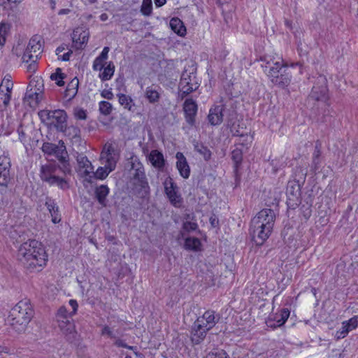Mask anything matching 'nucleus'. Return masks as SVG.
<instances>
[{
  "mask_svg": "<svg viewBox=\"0 0 358 358\" xmlns=\"http://www.w3.org/2000/svg\"><path fill=\"white\" fill-rule=\"evenodd\" d=\"M153 85L148 87L145 90V97L151 103L158 102L160 98L159 93Z\"/></svg>",
  "mask_w": 358,
  "mask_h": 358,
  "instance_id": "39",
  "label": "nucleus"
},
{
  "mask_svg": "<svg viewBox=\"0 0 358 358\" xmlns=\"http://www.w3.org/2000/svg\"><path fill=\"white\" fill-rule=\"evenodd\" d=\"M23 0H3L1 6L3 9L8 12V15L14 13L17 10V7Z\"/></svg>",
  "mask_w": 358,
  "mask_h": 358,
  "instance_id": "36",
  "label": "nucleus"
},
{
  "mask_svg": "<svg viewBox=\"0 0 358 358\" xmlns=\"http://www.w3.org/2000/svg\"><path fill=\"white\" fill-rule=\"evenodd\" d=\"M118 101L120 104L125 109L134 112L135 110V103L130 96L124 94H118Z\"/></svg>",
  "mask_w": 358,
  "mask_h": 358,
  "instance_id": "33",
  "label": "nucleus"
},
{
  "mask_svg": "<svg viewBox=\"0 0 358 358\" xmlns=\"http://www.w3.org/2000/svg\"><path fill=\"white\" fill-rule=\"evenodd\" d=\"M71 38L76 48L83 49V45L88 41L89 36L87 31L76 29L73 31Z\"/></svg>",
  "mask_w": 358,
  "mask_h": 358,
  "instance_id": "25",
  "label": "nucleus"
},
{
  "mask_svg": "<svg viewBox=\"0 0 358 358\" xmlns=\"http://www.w3.org/2000/svg\"><path fill=\"white\" fill-rule=\"evenodd\" d=\"M115 345L117 347H122V348H127V349H129V350H136V347H134V346H129L126 343H124V341L121 340V339H117L115 342Z\"/></svg>",
  "mask_w": 358,
  "mask_h": 358,
  "instance_id": "54",
  "label": "nucleus"
},
{
  "mask_svg": "<svg viewBox=\"0 0 358 358\" xmlns=\"http://www.w3.org/2000/svg\"><path fill=\"white\" fill-rule=\"evenodd\" d=\"M210 225L213 227H219V219L215 215H213L210 216L209 219Z\"/></svg>",
  "mask_w": 358,
  "mask_h": 358,
  "instance_id": "59",
  "label": "nucleus"
},
{
  "mask_svg": "<svg viewBox=\"0 0 358 358\" xmlns=\"http://www.w3.org/2000/svg\"><path fill=\"white\" fill-rule=\"evenodd\" d=\"M201 246V243L198 238L188 237L185 240L184 248L187 250L199 251Z\"/></svg>",
  "mask_w": 358,
  "mask_h": 358,
  "instance_id": "35",
  "label": "nucleus"
},
{
  "mask_svg": "<svg viewBox=\"0 0 358 358\" xmlns=\"http://www.w3.org/2000/svg\"><path fill=\"white\" fill-rule=\"evenodd\" d=\"M57 158L58 159L61 166H63L66 164H69L68 161V153L66 150V146L62 141H59V145H57V148L55 149V152L54 154Z\"/></svg>",
  "mask_w": 358,
  "mask_h": 358,
  "instance_id": "31",
  "label": "nucleus"
},
{
  "mask_svg": "<svg viewBox=\"0 0 358 358\" xmlns=\"http://www.w3.org/2000/svg\"><path fill=\"white\" fill-rule=\"evenodd\" d=\"M10 159L4 155L0 156V186H7L10 180Z\"/></svg>",
  "mask_w": 358,
  "mask_h": 358,
  "instance_id": "17",
  "label": "nucleus"
},
{
  "mask_svg": "<svg viewBox=\"0 0 358 358\" xmlns=\"http://www.w3.org/2000/svg\"><path fill=\"white\" fill-rule=\"evenodd\" d=\"M57 145L51 143H44L42 145V150L44 153L48 155H53Z\"/></svg>",
  "mask_w": 358,
  "mask_h": 358,
  "instance_id": "47",
  "label": "nucleus"
},
{
  "mask_svg": "<svg viewBox=\"0 0 358 358\" xmlns=\"http://www.w3.org/2000/svg\"><path fill=\"white\" fill-rule=\"evenodd\" d=\"M17 259L29 272L41 271L47 264L48 256L43 244L35 240H28L18 248Z\"/></svg>",
  "mask_w": 358,
  "mask_h": 358,
  "instance_id": "1",
  "label": "nucleus"
},
{
  "mask_svg": "<svg viewBox=\"0 0 358 358\" xmlns=\"http://www.w3.org/2000/svg\"><path fill=\"white\" fill-rule=\"evenodd\" d=\"M77 162L80 169L83 170V176L92 178L91 173H93L94 166L88 158L83 155H79L77 157Z\"/></svg>",
  "mask_w": 358,
  "mask_h": 358,
  "instance_id": "26",
  "label": "nucleus"
},
{
  "mask_svg": "<svg viewBox=\"0 0 358 358\" xmlns=\"http://www.w3.org/2000/svg\"><path fill=\"white\" fill-rule=\"evenodd\" d=\"M308 99L321 103L324 106H329V103H327L329 100L327 80L324 75L320 74L316 78Z\"/></svg>",
  "mask_w": 358,
  "mask_h": 358,
  "instance_id": "10",
  "label": "nucleus"
},
{
  "mask_svg": "<svg viewBox=\"0 0 358 358\" xmlns=\"http://www.w3.org/2000/svg\"><path fill=\"white\" fill-rule=\"evenodd\" d=\"M107 64L106 61L101 59L97 57L93 62L92 68L94 71H102L104 67V64Z\"/></svg>",
  "mask_w": 358,
  "mask_h": 358,
  "instance_id": "50",
  "label": "nucleus"
},
{
  "mask_svg": "<svg viewBox=\"0 0 358 358\" xmlns=\"http://www.w3.org/2000/svg\"><path fill=\"white\" fill-rule=\"evenodd\" d=\"M113 109L112 104L106 101H101L99 103V110L104 115H108L111 113Z\"/></svg>",
  "mask_w": 358,
  "mask_h": 358,
  "instance_id": "44",
  "label": "nucleus"
},
{
  "mask_svg": "<svg viewBox=\"0 0 358 358\" xmlns=\"http://www.w3.org/2000/svg\"><path fill=\"white\" fill-rule=\"evenodd\" d=\"M209 330H206L203 325L196 320L192 327L191 340L195 345L201 343L206 338V334Z\"/></svg>",
  "mask_w": 358,
  "mask_h": 358,
  "instance_id": "19",
  "label": "nucleus"
},
{
  "mask_svg": "<svg viewBox=\"0 0 358 358\" xmlns=\"http://www.w3.org/2000/svg\"><path fill=\"white\" fill-rule=\"evenodd\" d=\"M205 358H230L227 353L223 350H218L208 353Z\"/></svg>",
  "mask_w": 358,
  "mask_h": 358,
  "instance_id": "49",
  "label": "nucleus"
},
{
  "mask_svg": "<svg viewBox=\"0 0 358 358\" xmlns=\"http://www.w3.org/2000/svg\"><path fill=\"white\" fill-rule=\"evenodd\" d=\"M34 314L30 301L27 299L22 300L10 310L7 322L16 332L21 334L25 331Z\"/></svg>",
  "mask_w": 358,
  "mask_h": 358,
  "instance_id": "4",
  "label": "nucleus"
},
{
  "mask_svg": "<svg viewBox=\"0 0 358 358\" xmlns=\"http://www.w3.org/2000/svg\"><path fill=\"white\" fill-rule=\"evenodd\" d=\"M17 132H18V134H19V138L20 141H22L25 136V134L24 132L23 131L21 127H20L18 129H17Z\"/></svg>",
  "mask_w": 358,
  "mask_h": 358,
  "instance_id": "61",
  "label": "nucleus"
},
{
  "mask_svg": "<svg viewBox=\"0 0 358 358\" xmlns=\"http://www.w3.org/2000/svg\"><path fill=\"white\" fill-rule=\"evenodd\" d=\"M102 70L103 71L99 74L100 79L102 81L109 80L114 74L115 65L113 62H109Z\"/></svg>",
  "mask_w": 358,
  "mask_h": 358,
  "instance_id": "37",
  "label": "nucleus"
},
{
  "mask_svg": "<svg viewBox=\"0 0 358 358\" xmlns=\"http://www.w3.org/2000/svg\"><path fill=\"white\" fill-rule=\"evenodd\" d=\"M71 12V10L69 8H63L59 10L58 15H67Z\"/></svg>",
  "mask_w": 358,
  "mask_h": 358,
  "instance_id": "63",
  "label": "nucleus"
},
{
  "mask_svg": "<svg viewBox=\"0 0 358 358\" xmlns=\"http://www.w3.org/2000/svg\"><path fill=\"white\" fill-rule=\"evenodd\" d=\"M265 71L271 81L275 85L284 88L291 82L292 75L288 71L287 64L282 62H275L272 66H266Z\"/></svg>",
  "mask_w": 358,
  "mask_h": 358,
  "instance_id": "7",
  "label": "nucleus"
},
{
  "mask_svg": "<svg viewBox=\"0 0 358 358\" xmlns=\"http://www.w3.org/2000/svg\"><path fill=\"white\" fill-rule=\"evenodd\" d=\"M69 303L73 310L70 314H71V315H73L76 313L78 308V302L75 299H71Z\"/></svg>",
  "mask_w": 358,
  "mask_h": 358,
  "instance_id": "58",
  "label": "nucleus"
},
{
  "mask_svg": "<svg viewBox=\"0 0 358 358\" xmlns=\"http://www.w3.org/2000/svg\"><path fill=\"white\" fill-rule=\"evenodd\" d=\"M11 24L7 22H0V46H4L6 41V36L10 30Z\"/></svg>",
  "mask_w": 358,
  "mask_h": 358,
  "instance_id": "38",
  "label": "nucleus"
},
{
  "mask_svg": "<svg viewBox=\"0 0 358 358\" xmlns=\"http://www.w3.org/2000/svg\"><path fill=\"white\" fill-rule=\"evenodd\" d=\"M290 315V310L288 308H282L279 313L271 315L268 321V326L271 328H277L282 326Z\"/></svg>",
  "mask_w": 358,
  "mask_h": 358,
  "instance_id": "18",
  "label": "nucleus"
},
{
  "mask_svg": "<svg viewBox=\"0 0 358 358\" xmlns=\"http://www.w3.org/2000/svg\"><path fill=\"white\" fill-rule=\"evenodd\" d=\"M342 325L348 329L349 332L356 329L358 327V316L355 315L348 320L343 321Z\"/></svg>",
  "mask_w": 358,
  "mask_h": 358,
  "instance_id": "43",
  "label": "nucleus"
},
{
  "mask_svg": "<svg viewBox=\"0 0 358 358\" xmlns=\"http://www.w3.org/2000/svg\"><path fill=\"white\" fill-rule=\"evenodd\" d=\"M43 81H31L27 87L26 93L23 99L24 103L31 108H36L43 99Z\"/></svg>",
  "mask_w": 358,
  "mask_h": 358,
  "instance_id": "11",
  "label": "nucleus"
},
{
  "mask_svg": "<svg viewBox=\"0 0 358 358\" xmlns=\"http://www.w3.org/2000/svg\"><path fill=\"white\" fill-rule=\"evenodd\" d=\"M286 194L289 201V205H297L300 201L301 187L298 181H289L287 187Z\"/></svg>",
  "mask_w": 358,
  "mask_h": 358,
  "instance_id": "15",
  "label": "nucleus"
},
{
  "mask_svg": "<svg viewBox=\"0 0 358 358\" xmlns=\"http://www.w3.org/2000/svg\"><path fill=\"white\" fill-rule=\"evenodd\" d=\"M10 101V94L5 93V91L0 86V107H6Z\"/></svg>",
  "mask_w": 358,
  "mask_h": 358,
  "instance_id": "46",
  "label": "nucleus"
},
{
  "mask_svg": "<svg viewBox=\"0 0 358 358\" xmlns=\"http://www.w3.org/2000/svg\"><path fill=\"white\" fill-rule=\"evenodd\" d=\"M231 159L234 162L236 170L238 169L243 160V152L239 148H236L231 152Z\"/></svg>",
  "mask_w": 358,
  "mask_h": 358,
  "instance_id": "42",
  "label": "nucleus"
},
{
  "mask_svg": "<svg viewBox=\"0 0 358 358\" xmlns=\"http://www.w3.org/2000/svg\"><path fill=\"white\" fill-rule=\"evenodd\" d=\"M101 334L102 335H107L110 338H113L114 337V335L113 334V332H112L110 328L109 327H108V326H105L102 329Z\"/></svg>",
  "mask_w": 358,
  "mask_h": 358,
  "instance_id": "60",
  "label": "nucleus"
},
{
  "mask_svg": "<svg viewBox=\"0 0 358 358\" xmlns=\"http://www.w3.org/2000/svg\"><path fill=\"white\" fill-rule=\"evenodd\" d=\"M66 78V75L62 72V69L60 68L56 69V71L54 73H52L50 76V79L52 80H55L56 84L59 86L64 85V79Z\"/></svg>",
  "mask_w": 358,
  "mask_h": 358,
  "instance_id": "40",
  "label": "nucleus"
},
{
  "mask_svg": "<svg viewBox=\"0 0 358 358\" xmlns=\"http://www.w3.org/2000/svg\"><path fill=\"white\" fill-rule=\"evenodd\" d=\"M152 11V0H143L141 12L143 15L145 16H149L151 15Z\"/></svg>",
  "mask_w": 358,
  "mask_h": 358,
  "instance_id": "45",
  "label": "nucleus"
},
{
  "mask_svg": "<svg viewBox=\"0 0 358 358\" xmlns=\"http://www.w3.org/2000/svg\"><path fill=\"white\" fill-rule=\"evenodd\" d=\"M56 55L58 57V59L67 62L70 59L71 55L73 54V51L68 48V46L65 44H62L59 46L55 50Z\"/></svg>",
  "mask_w": 358,
  "mask_h": 358,
  "instance_id": "34",
  "label": "nucleus"
},
{
  "mask_svg": "<svg viewBox=\"0 0 358 358\" xmlns=\"http://www.w3.org/2000/svg\"><path fill=\"white\" fill-rule=\"evenodd\" d=\"M152 166L159 171H162L165 166V159L163 154L158 150H152L147 156Z\"/></svg>",
  "mask_w": 358,
  "mask_h": 358,
  "instance_id": "22",
  "label": "nucleus"
},
{
  "mask_svg": "<svg viewBox=\"0 0 358 358\" xmlns=\"http://www.w3.org/2000/svg\"><path fill=\"white\" fill-rule=\"evenodd\" d=\"M275 220V213L271 208L260 210L251 220L250 234L257 245H262L271 236Z\"/></svg>",
  "mask_w": 358,
  "mask_h": 358,
  "instance_id": "2",
  "label": "nucleus"
},
{
  "mask_svg": "<svg viewBox=\"0 0 358 358\" xmlns=\"http://www.w3.org/2000/svg\"><path fill=\"white\" fill-rule=\"evenodd\" d=\"M45 205L51 215L52 222L59 223L61 221V217L59 213V207L55 201L50 197H47Z\"/></svg>",
  "mask_w": 358,
  "mask_h": 358,
  "instance_id": "27",
  "label": "nucleus"
},
{
  "mask_svg": "<svg viewBox=\"0 0 358 358\" xmlns=\"http://www.w3.org/2000/svg\"><path fill=\"white\" fill-rule=\"evenodd\" d=\"M110 48L109 47H104L101 54L98 56L101 59L106 61L108 57Z\"/></svg>",
  "mask_w": 358,
  "mask_h": 358,
  "instance_id": "56",
  "label": "nucleus"
},
{
  "mask_svg": "<svg viewBox=\"0 0 358 358\" xmlns=\"http://www.w3.org/2000/svg\"><path fill=\"white\" fill-rule=\"evenodd\" d=\"M79 86V80L76 77L73 78L67 85L66 89L64 92V97L68 100L73 99L78 93Z\"/></svg>",
  "mask_w": 358,
  "mask_h": 358,
  "instance_id": "30",
  "label": "nucleus"
},
{
  "mask_svg": "<svg viewBox=\"0 0 358 358\" xmlns=\"http://www.w3.org/2000/svg\"><path fill=\"white\" fill-rule=\"evenodd\" d=\"M53 110H42L38 113V116L41 120L43 122H47V124H50L51 116Z\"/></svg>",
  "mask_w": 358,
  "mask_h": 358,
  "instance_id": "48",
  "label": "nucleus"
},
{
  "mask_svg": "<svg viewBox=\"0 0 358 358\" xmlns=\"http://www.w3.org/2000/svg\"><path fill=\"white\" fill-rule=\"evenodd\" d=\"M118 159L119 155L113 145L106 143L100 155V161L103 166H99L95 172L93 171L91 173L92 177L99 180L105 179L110 172L115 170Z\"/></svg>",
  "mask_w": 358,
  "mask_h": 358,
  "instance_id": "5",
  "label": "nucleus"
},
{
  "mask_svg": "<svg viewBox=\"0 0 358 358\" xmlns=\"http://www.w3.org/2000/svg\"><path fill=\"white\" fill-rule=\"evenodd\" d=\"M348 333L349 331H348V329L342 325L341 328L336 331V336L337 339H341L345 338L348 334Z\"/></svg>",
  "mask_w": 358,
  "mask_h": 358,
  "instance_id": "52",
  "label": "nucleus"
},
{
  "mask_svg": "<svg viewBox=\"0 0 358 358\" xmlns=\"http://www.w3.org/2000/svg\"><path fill=\"white\" fill-rule=\"evenodd\" d=\"M60 132H62L64 134V135L69 136V138H77L80 136V130L79 127L73 125H71L69 127H67V124L65 126V129H63V131H61Z\"/></svg>",
  "mask_w": 358,
  "mask_h": 358,
  "instance_id": "41",
  "label": "nucleus"
},
{
  "mask_svg": "<svg viewBox=\"0 0 358 358\" xmlns=\"http://www.w3.org/2000/svg\"><path fill=\"white\" fill-rule=\"evenodd\" d=\"M43 52L42 45L37 36H33L22 55V59L27 71L34 73L38 68L37 61Z\"/></svg>",
  "mask_w": 358,
  "mask_h": 358,
  "instance_id": "6",
  "label": "nucleus"
},
{
  "mask_svg": "<svg viewBox=\"0 0 358 358\" xmlns=\"http://www.w3.org/2000/svg\"><path fill=\"white\" fill-rule=\"evenodd\" d=\"M134 185L141 197H145L150 193V186L143 164L137 159L131 162Z\"/></svg>",
  "mask_w": 358,
  "mask_h": 358,
  "instance_id": "9",
  "label": "nucleus"
},
{
  "mask_svg": "<svg viewBox=\"0 0 358 358\" xmlns=\"http://www.w3.org/2000/svg\"><path fill=\"white\" fill-rule=\"evenodd\" d=\"M108 18V16L106 13H102L101 15H100V20L103 22L104 21H106Z\"/></svg>",
  "mask_w": 358,
  "mask_h": 358,
  "instance_id": "64",
  "label": "nucleus"
},
{
  "mask_svg": "<svg viewBox=\"0 0 358 358\" xmlns=\"http://www.w3.org/2000/svg\"><path fill=\"white\" fill-rule=\"evenodd\" d=\"M193 145L194 151L201 155L205 161L208 162L211 159L212 152L208 146L205 145L203 143L195 140L193 141Z\"/></svg>",
  "mask_w": 358,
  "mask_h": 358,
  "instance_id": "29",
  "label": "nucleus"
},
{
  "mask_svg": "<svg viewBox=\"0 0 358 358\" xmlns=\"http://www.w3.org/2000/svg\"><path fill=\"white\" fill-rule=\"evenodd\" d=\"M5 84L6 91L5 93H9L11 95V90L13 89V84L9 79L4 78L1 83V86Z\"/></svg>",
  "mask_w": 358,
  "mask_h": 358,
  "instance_id": "53",
  "label": "nucleus"
},
{
  "mask_svg": "<svg viewBox=\"0 0 358 358\" xmlns=\"http://www.w3.org/2000/svg\"><path fill=\"white\" fill-rule=\"evenodd\" d=\"M196 320L203 325L206 330H210L217 323L219 317H216L215 311L208 310L202 316L199 317Z\"/></svg>",
  "mask_w": 358,
  "mask_h": 358,
  "instance_id": "21",
  "label": "nucleus"
},
{
  "mask_svg": "<svg viewBox=\"0 0 358 358\" xmlns=\"http://www.w3.org/2000/svg\"><path fill=\"white\" fill-rule=\"evenodd\" d=\"M197 227H198V225L196 223L187 221L183 223L182 228L186 231H195L197 229Z\"/></svg>",
  "mask_w": 358,
  "mask_h": 358,
  "instance_id": "51",
  "label": "nucleus"
},
{
  "mask_svg": "<svg viewBox=\"0 0 358 358\" xmlns=\"http://www.w3.org/2000/svg\"><path fill=\"white\" fill-rule=\"evenodd\" d=\"M72 316L65 306H61L55 316L58 327L69 342H73L77 334Z\"/></svg>",
  "mask_w": 358,
  "mask_h": 358,
  "instance_id": "8",
  "label": "nucleus"
},
{
  "mask_svg": "<svg viewBox=\"0 0 358 358\" xmlns=\"http://www.w3.org/2000/svg\"><path fill=\"white\" fill-rule=\"evenodd\" d=\"M322 142L320 140L316 141L311 164V169L315 173H316L322 166Z\"/></svg>",
  "mask_w": 358,
  "mask_h": 358,
  "instance_id": "23",
  "label": "nucleus"
},
{
  "mask_svg": "<svg viewBox=\"0 0 358 358\" xmlns=\"http://www.w3.org/2000/svg\"><path fill=\"white\" fill-rule=\"evenodd\" d=\"M199 87L196 73L188 72L187 69L182 72L179 83L180 96L184 99L190 93L196 91Z\"/></svg>",
  "mask_w": 358,
  "mask_h": 358,
  "instance_id": "12",
  "label": "nucleus"
},
{
  "mask_svg": "<svg viewBox=\"0 0 358 358\" xmlns=\"http://www.w3.org/2000/svg\"><path fill=\"white\" fill-rule=\"evenodd\" d=\"M178 162L176 163L177 169L183 178H188L190 175V168L188 165L186 158L182 152L176 154Z\"/></svg>",
  "mask_w": 358,
  "mask_h": 358,
  "instance_id": "24",
  "label": "nucleus"
},
{
  "mask_svg": "<svg viewBox=\"0 0 358 358\" xmlns=\"http://www.w3.org/2000/svg\"><path fill=\"white\" fill-rule=\"evenodd\" d=\"M170 27L180 36H184L186 34V28L183 22L178 17H173L171 20Z\"/></svg>",
  "mask_w": 358,
  "mask_h": 358,
  "instance_id": "32",
  "label": "nucleus"
},
{
  "mask_svg": "<svg viewBox=\"0 0 358 358\" xmlns=\"http://www.w3.org/2000/svg\"><path fill=\"white\" fill-rule=\"evenodd\" d=\"M101 95L103 98L106 99L108 100H111L113 99V94L110 90H103Z\"/></svg>",
  "mask_w": 358,
  "mask_h": 358,
  "instance_id": "55",
  "label": "nucleus"
},
{
  "mask_svg": "<svg viewBox=\"0 0 358 358\" xmlns=\"http://www.w3.org/2000/svg\"><path fill=\"white\" fill-rule=\"evenodd\" d=\"M164 191L171 203L175 207H180L182 199L178 192V187L170 177L167 178L164 182Z\"/></svg>",
  "mask_w": 358,
  "mask_h": 358,
  "instance_id": "13",
  "label": "nucleus"
},
{
  "mask_svg": "<svg viewBox=\"0 0 358 358\" xmlns=\"http://www.w3.org/2000/svg\"><path fill=\"white\" fill-rule=\"evenodd\" d=\"M154 2L156 7H161L166 3V0H154Z\"/></svg>",
  "mask_w": 358,
  "mask_h": 358,
  "instance_id": "62",
  "label": "nucleus"
},
{
  "mask_svg": "<svg viewBox=\"0 0 358 358\" xmlns=\"http://www.w3.org/2000/svg\"><path fill=\"white\" fill-rule=\"evenodd\" d=\"M50 124L52 125L58 131L65 129L67 124V115L64 110H55L52 111Z\"/></svg>",
  "mask_w": 358,
  "mask_h": 358,
  "instance_id": "16",
  "label": "nucleus"
},
{
  "mask_svg": "<svg viewBox=\"0 0 358 358\" xmlns=\"http://www.w3.org/2000/svg\"><path fill=\"white\" fill-rule=\"evenodd\" d=\"M71 172L69 164L63 166L55 163H49L41 166L40 177L42 181L50 186H57L62 189L69 188L65 177Z\"/></svg>",
  "mask_w": 358,
  "mask_h": 358,
  "instance_id": "3",
  "label": "nucleus"
},
{
  "mask_svg": "<svg viewBox=\"0 0 358 358\" xmlns=\"http://www.w3.org/2000/svg\"><path fill=\"white\" fill-rule=\"evenodd\" d=\"M224 110V105L213 106L209 110L208 120L209 123L213 126L219 125L223 120V111Z\"/></svg>",
  "mask_w": 358,
  "mask_h": 358,
  "instance_id": "20",
  "label": "nucleus"
},
{
  "mask_svg": "<svg viewBox=\"0 0 358 358\" xmlns=\"http://www.w3.org/2000/svg\"><path fill=\"white\" fill-rule=\"evenodd\" d=\"M75 115L78 120H85L87 117L86 111L83 109H78L76 112Z\"/></svg>",
  "mask_w": 358,
  "mask_h": 358,
  "instance_id": "57",
  "label": "nucleus"
},
{
  "mask_svg": "<svg viewBox=\"0 0 358 358\" xmlns=\"http://www.w3.org/2000/svg\"><path fill=\"white\" fill-rule=\"evenodd\" d=\"M110 189L106 185H101L96 187L94 194L99 204L103 206H106V197L109 194Z\"/></svg>",
  "mask_w": 358,
  "mask_h": 358,
  "instance_id": "28",
  "label": "nucleus"
},
{
  "mask_svg": "<svg viewBox=\"0 0 358 358\" xmlns=\"http://www.w3.org/2000/svg\"><path fill=\"white\" fill-rule=\"evenodd\" d=\"M198 106L194 100L187 99L183 103V111L186 122L191 127L195 124V117L197 113Z\"/></svg>",
  "mask_w": 358,
  "mask_h": 358,
  "instance_id": "14",
  "label": "nucleus"
}]
</instances>
